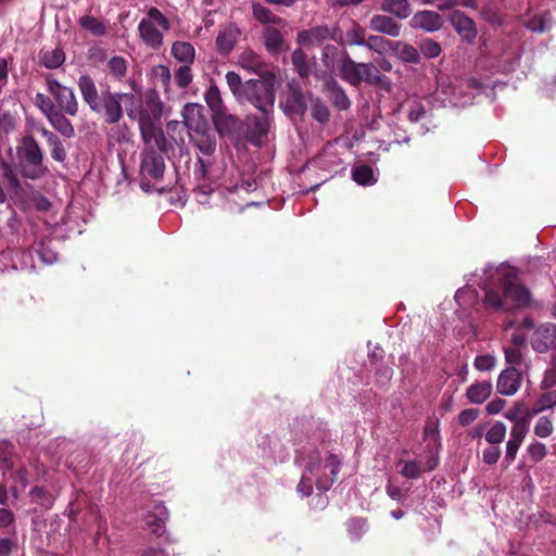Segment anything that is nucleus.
I'll use <instances>...</instances> for the list:
<instances>
[{
	"label": "nucleus",
	"mask_w": 556,
	"mask_h": 556,
	"mask_svg": "<svg viewBox=\"0 0 556 556\" xmlns=\"http://www.w3.org/2000/svg\"><path fill=\"white\" fill-rule=\"evenodd\" d=\"M240 34L239 27L233 23L219 30L215 41L217 52L227 55L236 46Z\"/></svg>",
	"instance_id": "nucleus-20"
},
{
	"label": "nucleus",
	"mask_w": 556,
	"mask_h": 556,
	"mask_svg": "<svg viewBox=\"0 0 556 556\" xmlns=\"http://www.w3.org/2000/svg\"><path fill=\"white\" fill-rule=\"evenodd\" d=\"M390 45V41L386 38L377 35H371L365 40L364 47L375 52H381Z\"/></svg>",
	"instance_id": "nucleus-60"
},
{
	"label": "nucleus",
	"mask_w": 556,
	"mask_h": 556,
	"mask_svg": "<svg viewBox=\"0 0 556 556\" xmlns=\"http://www.w3.org/2000/svg\"><path fill=\"white\" fill-rule=\"evenodd\" d=\"M353 179L361 186H370L376 182L374 169L368 165H361L353 169Z\"/></svg>",
	"instance_id": "nucleus-42"
},
{
	"label": "nucleus",
	"mask_w": 556,
	"mask_h": 556,
	"mask_svg": "<svg viewBox=\"0 0 556 556\" xmlns=\"http://www.w3.org/2000/svg\"><path fill=\"white\" fill-rule=\"evenodd\" d=\"M366 40L365 29L357 23L352 22L350 28L344 33V43L348 46H361L364 47Z\"/></svg>",
	"instance_id": "nucleus-35"
},
{
	"label": "nucleus",
	"mask_w": 556,
	"mask_h": 556,
	"mask_svg": "<svg viewBox=\"0 0 556 556\" xmlns=\"http://www.w3.org/2000/svg\"><path fill=\"white\" fill-rule=\"evenodd\" d=\"M17 163L14 167L25 180L37 181L49 174L45 164V152L31 135L23 136L16 146Z\"/></svg>",
	"instance_id": "nucleus-2"
},
{
	"label": "nucleus",
	"mask_w": 556,
	"mask_h": 556,
	"mask_svg": "<svg viewBox=\"0 0 556 556\" xmlns=\"http://www.w3.org/2000/svg\"><path fill=\"white\" fill-rule=\"evenodd\" d=\"M79 26L97 37H102L108 34L106 25L92 15H84L78 20Z\"/></svg>",
	"instance_id": "nucleus-32"
},
{
	"label": "nucleus",
	"mask_w": 556,
	"mask_h": 556,
	"mask_svg": "<svg viewBox=\"0 0 556 556\" xmlns=\"http://www.w3.org/2000/svg\"><path fill=\"white\" fill-rule=\"evenodd\" d=\"M238 64L250 74H255L260 77L270 74L271 80L275 78V75L269 72L268 65L262 56L252 50L243 51L238 58Z\"/></svg>",
	"instance_id": "nucleus-15"
},
{
	"label": "nucleus",
	"mask_w": 556,
	"mask_h": 556,
	"mask_svg": "<svg viewBox=\"0 0 556 556\" xmlns=\"http://www.w3.org/2000/svg\"><path fill=\"white\" fill-rule=\"evenodd\" d=\"M312 116L314 119H316L320 124H325L329 121V117H330L329 110H328L327 105L319 99H316L313 102Z\"/></svg>",
	"instance_id": "nucleus-53"
},
{
	"label": "nucleus",
	"mask_w": 556,
	"mask_h": 556,
	"mask_svg": "<svg viewBox=\"0 0 556 556\" xmlns=\"http://www.w3.org/2000/svg\"><path fill=\"white\" fill-rule=\"evenodd\" d=\"M341 51L333 45H326L321 50V62L327 68H333L334 65H338V60L340 59Z\"/></svg>",
	"instance_id": "nucleus-47"
},
{
	"label": "nucleus",
	"mask_w": 556,
	"mask_h": 556,
	"mask_svg": "<svg viewBox=\"0 0 556 556\" xmlns=\"http://www.w3.org/2000/svg\"><path fill=\"white\" fill-rule=\"evenodd\" d=\"M182 117L190 132L207 128L203 116V106L198 103H188L184 106Z\"/></svg>",
	"instance_id": "nucleus-21"
},
{
	"label": "nucleus",
	"mask_w": 556,
	"mask_h": 556,
	"mask_svg": "<svg viewBox=\"0 0 556 556\" xmlns=\"http://www.w3.org/2000/svg\"><path fill=\"white\" fill-rule=\"evenodd\" d=\"M273 113H262L261 116L250 115L247 117V131L249 141L254 146H261L271 124Z\"/></svg>",
	"instance_id": "nucleus-13"
},
{
	"label": "nucleus",
	"mask_w": 556,
	"mask_h": 556,
	"mask_svg": "<svg viewBox=\"0 0 556 556\" xmlns=\"http://www.w3.org/2000/svg\"><path fill=\"white\" fill-rule=\"evenodd\" d=\"M1 177L5 184V192L11 200L16 202L23 193L22 177L14 164L8 160L0 159Z\"/></svg>",
	"instance_id": "nucleus-12"
},
{
	"label": "nucleus",
	"mask_w": 556,
	"mask_h": 556,
	"mask_svg": "<svg viewBox=\"0 0 556 556\" xmlns=\"http://www.w3.org/2000/svg\"><path fill=\"white\" fill-rule=\"evenodd\" d=\"M249 102L261 113H273L275 104V89L273 81L263 79H248L241 102Z\"/></svg>",
	"instance_id": "nucleus-6"
},
{
	"label": "nucleus",
	"mask_w": 556,
	"mask_h": 556,
	"mask_svg": "<svg viewBox=\"0 0 556 556\" xmlns=\"http://www.w3.org/2000/svg\"><path fill=\"white\" fill-rule=\"evenodd\" d=\"M533 431L536 437H540V438L549 437L553 432L552 420L546 416L540 417L535 422Z\"/></svg>",
	"instance_id": "nucleus-55"
},
{
	"label": "nucleus",
	"mask_w": 556,
	"mask_h": 556,
	"mask_svg": "<svg viewBox=\"0 0 556 556\" xmlns=\"http://www.w3.org/2000/svg\"><path fill=\"white\" fill-rule=\"evenodd\" d=\"M473 366L479 371H491L496 366V358L493 355H478L475 358Z\"/></svg>",
	"instance_id": "nucleus-54"
},
{
	"label": "nucleus",
	"mask_w": 556,
	"mask_h": 556,
	"mask_svg": "<svg viewBox=\"0 0 556 556\" xmlns=\"http://www.w3.org/2000/svg\"><path fill=\"white\" fill-rule=\"evenodd\" d=\"M478 417H479V409L466 408L459 413L457 419H458V424L462 427H467V426L471 425Z\"/></svg>",
	"instance_id": "nucleus-63"
},
{
	"label": "nucleus",
	"mask_w": 556,
	"mask_h": 556,
	"mask_svg": "<svg viewBox=\"0 0 556 556\" xmlns=\"http://www.w3.org/2000/svg\"><path fill=\"white\" fill-rule=\"evenodd\" d=\"M366 528V521L362 518H353L349 520L348 530L352 540L357 541L361 539Z\"/></svg>",
	"instance_id": "nucleus-58"
},
{
	"label": "nucleus",
	"mask_w": 556,
	"mask_h": 556,
	"mask_svg": "<svg viewBox=\"0 0 556 556\" xmlns=\"http://www.w3.org/2000/svg\"><path fill=\"white\" fill-rule=\"evenodd\" d=\"M493 384L491 381H476L466 390V397L469 403L480 405L484 403L492 394Z\"/></svg>",
	"instance_id": "nucleus-27"
},
{
	"label": "nucleus",
	"mask_w": 556,
	"mask_h": 556,
	"mask_svg": "<svg viewBox=\"0 0 556 556\" xmlns=\"http://www.w3.org/2000/svg\"><path fill=\"white\" fill-rule=\"evenodd\" d=\"M479 287L484 290L483 303L496 311H511L528 306L531 300L530 291L519 282L514 268L503 265H488Z\"/></svg>",
	"instance_id": "nucleus-1"
},
{
	"label": "nucleus",
	"mask_w": 556,
	"mask_h": 556,
	"mask_svg": "<svg viewBox=\"0 0 556 556\" xmlns=\"http://www.w3.org/2000/svg\"><path fill=\"white\" fill-rule=\"evenodd\" d=\"M337 70L340 78L353 87H358L362 81L372 86L381 81L380 73L371 63L355 62L345 50L341 51Z\"/></svg>",
	"instance_id": "nucleus-4"
},
{
	"label": "nucleus",
	"mask_w": 556,
	"mask_h": 556,
	"mask_svg": "<svg viewBox=\"0 0 556 556\" xmlns=\"http://www.w3.org/2000/svg\"><path fill=\"white\" fill-rule=\"evenodd\" d=\"M108 68L112 76L121 79L125 76L127 71L126 60L123 56L115 55L109 60Z\"/></svg>",
	"instance_id": "nucleus-49"
},
{
	"label": "nucleus",
	"mask_w": 556,
	"mask_h": 556,
	"mask_svg": "<svg viewBox=\"0 0 556 556\" xmlns=\"http://www.w3.org/2000/svg\"><path fill=\"white\" fill-rule=\"evenodd\" d=\"M46 84L47 90L55 100L58 111H62L68 116H76L79 105L74 90L51 77L47 78Z\"/></svg>",
	"instance_id": "nucleus-8"
},
{
	"label": "nucleus",
	"mask_w": 556,
	"mask_h": 556,
	"mask_svg": "<svg viewBox=\"0 0 556 556\" xmlns=\"http://www.w3.org/2000/svg\"><path fill=\"white\" fill-rule=\"evenodd\" d=\"M77 86L83 100L89 106V109L92 110V108H96L97 103L101 99V93H99L93 78L87 74L80 75L77 81Z\"/></svg>",
	"instance_id": "nucleus-24"
},
{
	"label": "nucleus",
	"mask_w": 556,
	"mask_h": 556,
	"mask_svg": "<svg viewBox=\"0 0 556 556\" xmlns=\"http://www.w3.org/2000/svg\"><path fill=\"white\" fill-rule=\"evenodd\" d=\"M298 463L304 466V473L316 478V486L319 490L328 491L337 479L341 462L334 454H328L323 462L320 453L313 450L298 458Z\"/></svg>",
	"instance_id": "nucleus-3"
},
{
	"label": "nucleus",
	"mask_w": 556,
	"mask_h": 556,
	"mask_svg": "<svg viewBox=\"0 0 556 556\" xmlns=\"http://www.w3.org/2000/svg\"><path fill=\"white\" fill-rule=\"evenodd\" d=\"M556 405V392H547L542 394L533 404L532 410L539 414L545 409L552 408Z\"/></svg>",
	"instance_id": "nucleus-50"
},
{
	"label": "nucleus",
	"mask_w": 556,
	"mask_h": 556,
	"mask_svg": "<svg viewBox=\"0 0 556 556\" xmlns=\"http://www.w3.org/2000/svg\"><path fill=\"white\" fill-rule=\"evenodd\" d=\"M65 61V54L61 49L45 51L41 54V63L45 67L54 70L60 67Z\"/></svg>",
	"instance_id": "nucleus-41"
},
{
	"label": "nucleus",
	"mask_w": 556,
	"mask_h": 556,
	"mask_svg": "<svg viewBox=\"0 0 556 556\" xmlns=\"http://www.w3.org/2000/svg\"><path fill=\"white\" fill-rule=\"evenodd\" d=\"M527 453H528L529 457L531 458V460H533L534 463H538L546 456L547 448L544 443L535 441V442H532L528 446Z\"/></svg>",
	"instance_id": "nucleus-57"
},
{
	"label": "nucleus",
	"mask_w": 556,
	"mask_h": 556,
	"mask_svg": "<svg viewBox=\"0 0 556 556\" xmlns=\"http://www.w3.org/2000/svg\"><path fill=\"white\" fill-rule=\"evenodd\" d=\"M170 54L180 64H193L195 60V49L188 41H174L170 47Z\"/></svg>",
	"instance_id": "nucleus-28"
},
{
	"label": "nucleus",
	"mask_w": 556,
	"mask_h": 556,
	"mask_svg": "<svg viewBox=\"0 0 556 556\" xmlns=\"http://www.w3.org/2000/svg\"><path fill=\"white\" fill-rule=\"evenodd\" d=\"M13 479L15 481V484L11 486V493L13 497L17 498L25 490V488L28 485V472L25 468L17 469L14 475Z\"/></svg>",
	"instance_id": "nucleus-46"
},
{
	"label": "nucleus",
	"mask_w": 556,
	"mask_h": 556,
	"mask_svg": "<svg viewBox=\"0 0 556 556\" xmlns=\"http://www.w3.org/2000/svg\"><path fill=\"white\" fill-rule=\"evenodd\" d=\"M291 92L287 99V106L295 113H303L306 109V101L299 87L290 86Z\"/></svg>",
	"instance_id": "nucleus-43"
},
{
	"label": "nucleus",
	"mask_w": 556,
	"mask_h": 556,
	"mask_svg": "<svg viewBox=\"0 0 556 556\" xmlns=\"http://www.w3.org/2000/svg\"><path fill=\"white\" fill-rule=\"evenodd\" d=\"M505 359L509 365H521L522 363V352L520 348L506 345L503 348Z\"/></svg>",
	"instance_id": "nucleus-61"
},
{
	"label": "nucleus",
	"mask_w": 556,
	"mask_h": 556,
	"mask_svg": "<svg viewBox=\"0 0 556 556\" xmlns=\"http://www.w3.org/2000/svg\"><path fill=\"white\" fill-rule=\"evenodd\" d=\"M204 99L212 111L214 124L218 127L224 122L235 124L236 118L227 113V109L223 102L220 91L216 85H211L204 93Z\"/></svg>",
	"instance_id": "nucleus-11"
},
{
	"label": "nucleus",
	"mask_w": 556,
	"mask_h": 556,
	"mask_svg": "<svg viewBox=\"0 0 556 556\" xmlns=\"http://www.w3.org/2000/svg\"><path fill=\"white\" fill-rule=\"evenodd\" d=\"M190 141L201 153L200 156H212L216 151V136L207 128L190 132Z\"/></svg>",
	"instance_id": "nucleus-18"
},
{
	"label": "nucleus",
	"mask_w": 556,
	"mask_h": 556,
	"mask_svg": "<svg viewBox=\"0 0 556 556\" xmlns=\"http://www.w3.org/2000/svg\"><path fill=\"white\" fill-rule=\"evenodd\" d=\"M528 431H529L528 421H517L515 425H513V427L510 429L509 439L513 441L522 443Z\"/></svg>",
	"instance_id": "nucleus-59"
},
{
	"label": "nucleus",
	"mask_w": 556,
	"mask_h": 556,
	"mask_svg": "<svg viewBox=\"0 0 556 556\" xmlns=\"http://www.w3.org/2000/svg\"><path fill=\"white\" fill-rule=\"evenodd\" d=\"M263 39L265 48L269 53H278L281 50L283 38L279 29L266 27L263 33Z\"/></svg>",
	"instance_id": "nucleus-31"
},
{
	"label": "nucleus",
	"mask_w": 556,
	"mask_h": 556,
	"mask_svg": "<svg viewBox=\"0 0 556 556\" xmlns=\"http://www.w3.org/2000/svg\"><path fill=\"white\" fill-rule=\"evenodd\" d=\"M450 22L457 34L467 42H472L477 36L475 22L460 11H454Z\"/></svg>",
	"instance_id": "nucleus-19"
},
{
	"label": "nucleus",
	"mask_w": 556,
	"mask_h": 556,
	"mask_svg": "<svg viewBox=\"0 0 556 556\" xmlns=\"http://www.w3.org/2000/svg\"><path fill=\"white\" fill-rule=\"evenodd\" d=\"M139 129L146 147H153L152 142L160 147V141L163 140V136L162 134L157 135L155 124L147 112L140 113Z\"/></svg>",
	"instance_id": "nucleus-25"
},
{
	"label": "nucleus",
	"mask_w": 556,
	"mask_h": 556,
	"mask_svg": "<svg viewBox=\"0 0 556 556\" xmlns=\"http://www.w3.org/2000/svg\"><path fill=\"white\" fill-rule=\"evenodd\" d=\"M369 27L390 37H397L401 34V25L388 15H374L369 21Z\"/></svg>",
	"instance_id": "nucleus-26"
},
{
	"label": "nucleus",
	"mask_w": 556,
	"mask_h": 556,
	"mask_svg": "<svg viewBox=\"0 0 556 556\" xmlns=\"http://www.w3.org/2000/svg\"><path fill=\"white\" fill-rule=\"evenodd\" d=\"M397 465L401 466L399 470L400 475L406 479H416L424 472L421 463L416 459H401Z\"/></svg>",
	"instance_id": "nucleus-39"
},
{
	"label": "nucleus",
	"mask_w": 556,
	"mask_h": 556,
	"mask_svg": "<svg viewBox=\"0 0 556 556\" xmlns=\"http://www.w3.org/2000/svg\"><path fill=\"white\" fill-rule=\"evenodd\" d=\"M152 73L156 81H159L162 87L167 90L172 83V73L169 67L164 64H159L153 67Z\"/></svg>",
	"instance_id": "nucleus-51"
},
{
	"label": "nucleus",
	"mask_w": 556,
	"mask_h": 556,
	"mask_svg": "<svg viewBox=\"0 0 556 556\" xmlns=\"http://www.w3.org/2000/svg\"><path fill=\"white\" fill-rule=\"evenodd\" d=\"M170 27L169 20L157 8L151 7L139 22L138 33L148 48L159 50L164 42V31H168Z\"/></svg>",
	"instance_id": "nucleus-5"
},
{
	"label": "nucleus",
	"mask_w": 556,
	"mask_h": 556,
	"mask_svg": "<svg viewBox=\"0 0 556 556\" xmlns=\"http://www.w3.org/2000/svg\"><path fill=\"white\" fill-rule=\"evenodd\" d=\"M35 104L39 109V111L45 115L46 118H48L55 111H58L53 100L50 97L40 92L36 93L35 96Z\"/></svg>",
	"instance_id": "nucleus-45"
},
{
	"label": "nucleus",
	"mask_w": 556,
	"mask_h": 556,
	"mask_svg": "<svg viewBox=\"0 0 556 556\" xmlns=\"http://www.w3.org/2000/svg\"><path fill=\"white\" fill-rule=\"evenodd\" d=\"M555 386H556V353L552 356L551 363L544 372V377L541 381V388L543 390H548Z\"/></svg>",
	"instance_id": "nucleus-52"
},
{
	"label": "nucleus",
	"mask_w": 556,
	"mask_h": 556,
	"mask_svg": "<svg viewBox=\"0 0 556 556\" xmlns=\"http://www.w3.org/2000/svg\"><path fill=\"white\" fill-rule=\"evenodd\" d=\"M380 8L383 12L390 13L400 20L407 18L412 13L408 0H382Z\"/></svg>",
	"instance_id": "nucleus-30"
},
{
	"label": "nucleus",
	"mask_w": 556,
	"mask_h": 556,
	"mask_svg": "<svg viewBox=\"0 0 556 556\" xmlns=\"http://www.w3.org/2000/svg\"><path fill=\"white\" fill-rule=\"evenodd\" d=\"M419 49L427 59H434L442 52L440 43L431 38L422 39L419 43Z\"/></svg>",
	"instance_id": "nucleus-48"
},
{
	"label": "nucleus",
	"mask_w": 556,
	"mask_h": 556,
	"mask_svg": "<svg viewBox=\"0 0 556 556\" xmlns=\"http://www.w3.org/2000/svg\"><path fill=\"white\" fill-rule=\"evenodd\" d=\"M520 386L521 372L513 366L502 370L496 381L497 392L505 396H511L517 393Z\"/></svg>",
	"instance_id": "nucleus-16"
},
{
	"label": "nucleus",
	"mask_w": 556,
	"mask_h": 556,
	"mask_svg": "<svg viewBox=\"0 0 556 556\" xmlns=\"http://www.w3.org/2000/svg\"><path fill=\"white\" fill-rule=\"evenodd\" d=\"M501 457V447L491 445L482 451V460L488 465H494Z\"/></svg>",
	"instance_id": "nucleus-64"
},
{
	"label": "nucleus",
	"mask_w": 556,
	"mask_h": 556,
	"mask_svg": "<svg viewBox=\"0 0 556 556\" xmlns=\"http://www.w3.org/2000/svg\"><path fill=\"white\" fill-rule=\"evenodd\" d=\"M291 62L300 77L306 78L309 76L311 66L307 61V55L301 48H298L292 52Z\"/></svg>",
	"instance_id": "nucleus-34"
},
{
	"label": "nucleus",
	"mask_w": 556,
	"mask_h": 556,
	"mask_svg": "<svg viewBox=\"0 0 556 556\" xmlns=\"http://www.w3.org/2000/svg\"><path fill=\"white\" fill-rule=\"evenodd\" d=\"M393 51L403 62L418 63L420 61L419 51L412 45L397 41L394 43Z\"/></svg>",
	"instance_id": "nucleus-33"
},
{
	"label": "nucleus",
	"mask_w": 556,
	"mask_h": 556,
	"mask_svg": "<svg viewBox=\"0 0 556 556\" xmlns=\"http://www.w3.org/2000/svg\"><path fill=\"white\" fill-rule=\"evenodd\" d=\"M191 65L192 64H181L174 71L173 79L179 89H186L191 85L193 80Z\"/></svg>",
	"instance_id": "nucleus-38"
},
{
	"label": "nucleus",
	"mask_w": 556,
	"mask_h": 556,
	"mask_svg": "<svg viewBox=\"0 0 556 556\" xmlns=\"http://www.w3.org/2000/svg\"><path fill=\"white\" fill-rule=\"evenodd\" d=\"M409 24L413 28L433 33L442 28L443 18L439 13L434 11L424 10L416 12L413 15Z\"/></svg>",
	"instance_id": "nucleus-17"
},
{
	"label": "nucleus",
	"mask_w": 556,
	"mask_h": 556,
	"mask_svg": "<svg viewBox=\"0 0 556 556\" xmlns=\"http://www.w3.org/2000/svg\"><path fill=\"white\" fill-rule=\"evenodd\" d=\"M328 39H334L333 30L328 25L301 30L296 36V42L304 47L320 46Z\"/></svg>",
	"instance_id": "nucleus-14"
},
{
	"label": "nucleus",
	"mask_w": 556,
	"mask_h": 556,
	"mask_svg": "<svg viewBox=\"0 0 556 556\" xmlns=\"http://www.w3.org/2000/svg\"><path fill=\"white\" fill-rule=\"evenodd\" d=\"M507 428L504 422L495 421L485 432L484 439L490 445L500 446L506 437Z\"/></svg>",
	"instance_id": "nucleus-37"
},
{
	"label": "nucleus",
	"mask_w": 556,
	"mask_h": 556,
	"mask_svg": "<svg viewBox=\"0 0 556 556\" xmlns=\"http://www.w3.org/2000/svg\"><path fill=\"white\" fill-rule=\"evenodd\" d=\"M66 115L62 111H55L47 119L55 131L64 138L71 139L75 136V128Z\"/></svg>",
	"instance_id": "nucleus-29"
},
{
	"label": "nucleus",
	"mask_w": 556,
	"mask_h": 556,
	"mask_svg": "<svg viewBox=\"0 0 556 556\" xmlns=\"http://www.w3.org/2000/svg\"><path fill=\"white\" fill-rule=\"evenodd\" d=\"M525 25L532 31L544 33L551 27V18L547 13L541 12L529 16Z\"/></svg>",
	"instance_id": "nucleus-36"
},
{
	"label": "nucleus",
	"mask_w": 556,
	"mask_h": 556,
	"mask_svg": "<svg viewBox=\"0 0 556 556\" xmlns=\"http://www.w3.org/2000/svg\"><path fill=\"white\" fill-rule=\"evenodd\" d=\"M211 165H212V162L208 159H205L204 156H198L195 167H194L195 178L198 180L205 179L208 174V169H210Z\"/></svg>",
	"instance_id": "nucleus-62"
},
{
	"label": "nucleus",
	"mask_w": 556,
	"mask_h": 556,
	"mask_svg": "<svg viewBox=\"0 0 556 556\" xmlns=\"http://www.w3.org/2000/svg\"><path fill=\"white\" fill-rule=\"evenodd\" d=\"M226 81L233 97L238 102H241L242 93L245 90V83H242L240 75L236 72H228L226 74Z\"/></svg>",
	"instance_id": "nucleus-44"
},
{
	"label": "nucleus",
	"mask_w": 556,
	"mask_h": 556,
	"mask_svg": "<svg viewBox=\"0 0 556 556\" xmlns=\"http://www.w3.org/2000/svg\"><path fill=\"white\" fill-rule=\"evenodd\" d=\"M165 162L163 155L154 147H146L141 152L140 174L153 180L163 178Z\"/></svg>",
	"instance_id": "nucleus-9"
},
{
	"label": "nucleus",
	"mask_w": 556,
	"mask_h": 556,
	"mask_svg": "<svg viewBox=\"0 0 556 556\" xmlns=\"http://www.w3.org/2000/svg\"><path fill=\"white\" fill-rule=\"evenodd\" d=\"M253 15L263 24H281L283 20L274 14L268 8L260 4H253Z\"/></svg>",
	"instance_id": "nucleus-40"
},
{
	"label": "nucleus",
	"mask_w": 556,
	"mask_h": 556,
	"mask_svg": "<svg viewBox=\"0 0 556 556\" xmlns=\"http://www.w3.org/2000/svg\"><path fill=\"white\" fill-rule=\"evenodd\" d=\"M168 518V511L162 503H156L153 506V511L149 513L144 520L148 529L155 534L161 536L165 530V522Z\"/></svg>",
	"instance_id": "nucleus-23"
},
{
	"label": "nucleus",
	"mask_w": 556,
	"mask_h": 556,
	"mask_svg": "<svg viewBox=\"0 0 556 556\" xmlns=\"http://www.w3.org/2000/svg\"><path fill=\"white\" fill-rule=\"evenodd\" d=\"M132 93L126 92H112L109 88L101 91V99L97 103L96 108H92V112L103 115L106 124H118L123 116L124 111L122 102L124 100H132Z\"/></svg>",
	"instance_id": "nucleus-7"
},
{
	"label": "nucleus",
	"mask_w": 556,
	"mask_h": 556,
	"mask_svg": "<svg viewBox=\"0 0 556 556\" xmlns=\"http://www.w3.org/2000/svg\"><path fill=\"white\" fill-rule=\"evenodd\" d=\"M48 147L50 149L52 160L59 163H64L66 161L67 151L60 137Z\"/></svg>",
	"instance_id": "nucleus-56"
},
{
	"label": "nucleus",
	"mask_w": 556,
	"mask_h": 556,
	"mask_svg": "<svg viewBox=\"0 0 556 556\" xmlns=\"http://www.w3.org/2000/svg\"><path fill=\"white\" fill-rule=\"evenodd\" d=\"M530 344L538 353H546L556 348V324L544 323L536 326L530 337Z\"/></svg>",
	"instance_id": "nucleus-10"
},
{
	"label": "nucleus",
	"mask_w": 556,
	"mask_h": 556,
	"mask_svg": "<svg viewBox=\"0 0 556 556\" xmlns=\"http://www.w3.org/2000/svg\"><path fill=\"white\" fill-rule=\"evenodd\" d=\"M324 90L336 109L345 111L351 106V100L334 78H329L325 83Z\"/></svg>",
	"instance_id": "nucleus-22"
}]
</instances>
